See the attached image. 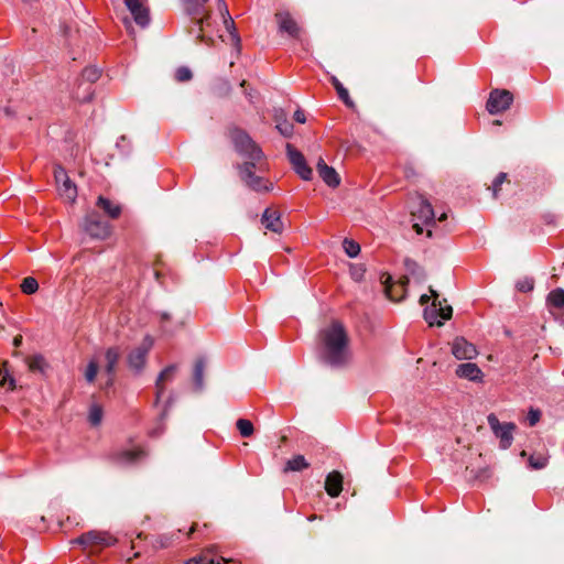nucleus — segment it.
Returning a JSON list of instances; mask_svg holds the SVG:
<instances>
[{
    "instance_id": "obj_41",
    "label": "nucleus",
    "mask_w": 564,
    "mask_h": 564,
    "mask_svg": "<svg viewBox=\"0 0 564 564\" xmlns=\"http://www.w3.org/2000/svg\"><path fill=\"white\" fill-rule=\"evenodd\" d=\"M192 76H193L192 70L185 66L178 67L175 72V78L180 83H184V82L192 79Z\"/></svg>"
},
{
    "instance_id": "obj_25",
    "label": "nucleus",
    "mask_w": 564,
    "mask_h": 564,
    "mask_svg": "<svg viewBox=\"0 0 564 564\" xmlns=\"http://www.w3.org/2000/svg\"><path fill=\"white\" fill-rule=\"evenodd\" d=\"M145 456L142 448L138 447L134 449H123L115 454V459L120 464H131Z\"/></svg>"
},
{
    "instance_id": "obj_50",
    "label": "nucleus",
    "mask_w": 564,
    "mask_h": 564,
    "mask_svg": "<svg viewBox=\"0 0 564 564\" xmlns=\"http://www.w3.org/2000/svg\"><path fill=\"white\" fill-rule=\"evenodd\" d=\"M21 343H22V336L21 335L15 336L14 339H13V345L15 347H18V346L21 345Z\"/></svg>"
},
{
    "instance_id": "obj_33",
    "label": "nucleus",
    "mask_w": 564,
    "mask_h": 564,
    "mask_svg": "<svg viewBox=\"0 0 564 564\" xmlns=\"http://www.w3.org/2000/svg\"><path fill=\"white\" fill-rule=\"evenodd\" d=\"M547 302L551 306L556 308H563L564 307V290L563 289H555L552 292H550L547 296Z\"/></svg>"
},
{
    "instance_id": "obj_29",
    "label": "nucleus",
    "mask_w": 564,
    "mask_h": 564,
    "mask_svg": "<svg viewBox=\"0 0 564 564\" xmlns=\"http://www.w3.org/2000/svg\"><path fill=\"white\" fill-rule=\"evenodd\" d=\"M310 467V464L303 455H295L285 464L284 471H301Z\"/></svg>"
},
{
    "instance_id": "obj_38",
    "label": "nucleus",
    "mask_w": 564,
    "mask_h": 564,
    "mask_svg": "<svg viewBox=\"0 0 564 564\" xmlns=\"http://www.w3.org/2000/svg\"><path fill=\"white\" fill-rule=\"evenodd\" d=\"M39 290V283L36 279L32 276L24 278L21 283V291L24 294H33Z\"/></svg>"
},
{
    "instance_id": "obj_8",
    "label": "nucleus",
    "mask_w": 564,
    "mask_h": 564,
    "mask_svg": "<svg viewBox=\"0 0 564 564\" xmlns=\"http://www.w3.org/2000/svg\"><path fill=\"white\" fill-rule=\"evenodd\" d=\"M513 101V95L507 89H494L489 94L486 108L489 113L497 115L508 110Z\"/></svg>"
},
{
    "instance_id": "obj_9",
    "label": "nucleus",
    "mask_w": 564,
    "mask_h": 564,
    "mask_svg": "<svg viewBox=\"0 0 564 564\" xmlns=\"http://www.w3.org/2000/svg\"><path fill=\"white\" fill-rule=\"evenodd\" d=\"M153 346V338L145 336L141 344L134 348L128 356L129 366L135 370H141L147 361V356Z\"/></svg>"
},
{
    "instance_id": "obj_40",
    "label": "nucleus",
    "mask_w": 564,
    "mask_h": 564,
    "mask_svg": "<svg viewBox=\"0 0 564 564\" xmlns=\"http://www.w3.org/2000/svg\"><path fill=\"white\" fill-rule=\"evenodd\" d=\"M516 288L518 291L522 293H527L533 290L534 288V280L529 276H524L520 280H518Z\"/></svg>"
},
{
    "instance_id": "obj_3",
    "label": "nucleus",
    "mask_w": 564,
    "mask_h": 564,
    "mask_svg": "<svg viewBox=\"0 0 564 564\" xmlns=\"http://www.w3.org/2000/svg\"><path fill=\"white\" fill-rule=\"evenodd\" d=\"M207 2L208 0H182L184 10L189 17L188 32L200 43L209 44L217 28Z\"/></svg>"
},
{
    "instance_id": "obj_18",
    "label": "nucleus",
    "mask_w": 564,
    "mask_h": 564,
    "mask_svg": "<svg viewBox=\"0 0 564 564\" xmlns=\"http://www.w3.org/2000/svg\"><path fill=\"white\" fill-rule=\"evenodd\" d=\"M391 276L388 275L384 280V291L387 296L394 302L401 301L406 293V284L409 283V279L404 276L402 280H400L397 283H390Z\"/></svg>"
},
{
    "instance_id": "obj_55",
    "label": "nucleus",
    "mask_w": 564,
    "mask_h": 564,
    "mask_svg": "<svg viewBox=\"0 0 564 564\" xmlns=\"http://www.w3.org/2000/svg\"><path fill=\"white\" fill-rule=\"evenodd\" d=\"M315 519H317V516H315V514H313V516L308 517V521H313V520H315Z\"/></svg>"
},
{
    "instance_id": "obj_24",
    "label": "nucleus",
    "mask_w": 564,
    "mask_h": 564,
    "mask_svg": "<svg viewBox=\"0 0 564 564\" xmlns=\"http://www.w3.org/2000/svg\"><path fill=\"white\" fill-rule=\"evenodd\" d=\"M175 373H176V366H169L160 373V376L156 380V383H155V388H156L155 402L156 403L161 400V398L165 391V383L172 381Z\"/></svg>"
},
{
    "instance_id": "obj_5",
    "label": "nucleus",
    "mask_w": 564,
    "mask_h": 564,
    "mask_svg": "<svg viewBox=\"0 0 564 564\" xmlns=\"http://www.w3.org/2000/svg\"><path fill=\"white\" fill-rule=\"evenodd\" d=\"M116 542L117 539L110 533L96 530L83 533L80 536L72 541V543H77L82 545L85 551H89L91 553L100 552L101 550L113 545Z\"/></svg>"
},
{
    "instance_id": "obj_19",
    "label": "nucleus",
    "mask_w": 564,
    "mask_h": 564,
    "mask_svg": "<svg viewBox=\"0 0 564 564\" xmlns=\"http://www.w3.org/2000/svg\"><path fill=\"white\" fill-rule=\"evenodd\" d=\"M86 231L95 238L105 239L110 235L109 226L99 220L97 216H88L85 223Z\"/></svg>"
},
{
    "instance_id": "obj_44",
    "label": "nucleus",
    "mask_w": 564,
    "mask_h": 564,
    "mask_svg": "<svg viewBox=\"0 0 564 564\" xmlns=\"http://www.w3.org/2000/svg\"><path fill=\"white\" fill-rule=\"evenodd\" d=\"M172 544V535H160L156 540H155V546L156 547H161V549H164V547H169L170 545Z\"/></svg>"
},
{
    "instance_id": "obj_28",
    "label": "nucleus",
    "mask_w": 564,
    "mask_h": 564,
    "mask_svg": "<svg viewBox=\"0 0 564 564\" xmlns=\"http://www.w3.org/2000/svg\"><path fill=\"white\" fill-rule=\"evenodd\" d=\"M28 367L32 372L44 373L48 368V364L42 355H33L26 359Z\"/></svg>"
},
{
    "instance_id": "obj_56",
    "label": "nucleus",
    "mask_w": 564,
    "mask_h": 564,
    "mask_svg": "<svg viewBox=\"0 0 564 564\" xmlns=\"http://www.w3.org/2000/svg\"><path fill=\"white\" fill-rule=\"evenodd\" d=\"M246 84H247V82H246V80H242V82H241V84H240V86H241V87H245V86H246Z\"/></svg>"
},
{
    "instance_id": "obj_51",
    "label": "nucleus",
    "mask_w": 564,
    "mask_h": 564,
    "mask_svg": "<svg viewBox=\"0 0 564 564\" xmlns=\"http://www.w3.org/2000/svg\"><path fill=\"white\" fill-rule=\"evenodd\" d=\"M198 531L197 524L193 523L189 528V531L187 533L188 536H191L194 532Z\"/></svg>"
},
{
    "instance_id": "obj_43",
    "label": "nucleus",
    "mask_w": 564,
    "mask_h": 564,
    "mask_svg": "<svg viewBox=\"0 0 564 564\" xmlns=\"http://www.w3.org/2000/svg\"><path fill=\"white\" fill-rule=\"evenodd\" d=\"M276 129L283 134L284 137H290L293 132V126L289 121H283L281 123L276 124Z\"/></svg>"
},
{
    "instance_id": "obj_32",
    "label": "nucleus",
    "mask_w": 564,
    "mask_h": 564,
    "mask_svg": "<svg viewBox=\"0 0 564 564\" xmlns=\"http://www.w3.org/2000/svg\"><path fill=\"white\" fill-rule=\"evenodd\" d=\"M104 416L102 406L98 403H93L89 408L88 421L93 426L101 423Z\"/></svg>"
},
{
    "instance_id": "obj_36",
    "label": "nucleus",
    "mask_w": 564,
    "mask_h": 564,
    "mask_svg": "<svg viewBox=\"0 0 564 564\" xmlns=\"http://www.w3.org/2000/svg\"><path fill=\"white\" fill-rule=\"evenodd\" d=\"M549 457L543 454H533L529 457V466L532 469H542L547 465Z\"/></svg>"
},
{
    "instance_id": "obj_34",
    "label": "nucleus",
    "mask_w": 564,
    "mask_h": 564,
    "mask_svg": "<svg viewBox=\"0 0 564 564\" xmlns=\"http://www.w3.org/2000/svg\"><path fill=\"white\" fill-rule=\"evenodd\" d=\"M343 248L346 254L350 258L357 257L360 252L359 243L352 239L345 238L343 241Z\"/></svg>"
},
{
    "instance_id": "obj_14",
    "label": "nucleus",
    "mask_w": 564,
    "mask_h": 564,
    "mask_svg": "<svg viewBox=\"0 0 564 564\" xmlns=\"http://www.w3.org/2000/svg\"><path fill=\"white\" fill-rule=\"evenodd\" d=\"M452 352L459 360H470L478 355L476 346L467 341L464 337H457L453 340Z\"/></svg>"
},
{
    "instance_id": "obj_7",
    "label": "nucleus",
    "mask_w": 564,
    "mask_h": 564,
    "mask_svg": "<svg viewBox=\"0 0 564 564\" xmlns=\"http://www.w3.org/2000/svg\"><path fill=\"white\" fill-rule=\"evenodd\" d=\"M487 421L494 434L499 438L500 447L503 449L509 448L513 441L512 433L516 429L514 423L502 424L494 413L487 416Z\"/></svg>"
},
{
    "instance_id": "obj_48",
    "label": "nucleus",
    "mask_w": 564,
    "mask_h": 564,
    "mask_svg": "<svg viewBox=\"0 0 564 564\" xmlns=\"http://www.w3.org/2000/svg\"><path fill=\"white\" fill-rule=\"evenodd\" d=\"M352 276L355 280H360L362 278V274H364V270L361 268L359 269H354L352 272H351Z\"/></svg>"
},
{
    "instance_id": "obj_53",
    "label": "nucleus",
    "mask_w": 564,
    "mask_h": 564,
    "mask_svg": "<svg viewBox=\"0 0 564 564\" xmlns=\"http://www.w3.org/2000/svg\"><path fill=\"white\" fill-rule=\"evenodd\" d=\"M413 228H414V230H415L417 234H422V231H423V228H422L419 224H414V225H413Z\"/></svg>"
},
{
    "instance_id": "obj_35",
    "label": "nucleus",
    "mask_w": 564,
    "mask_h": 564,
    "mask_svg": "<svg viewBox=\"0 0 564 564\" xmlns=\"http://www.w3.org/2000/svg\"><path fill=\"white\" fill-rule=\"evenodd\" d=\"M236 425L241 436L250 437L253 434L254 429L251 421L246 419H239Z\"/></svg>"
},
{
    "instance_id": "obj_17",
    "label": "nucleus",
    "mask_w": 564,
    "mask_h": 564,
    "mask_svg": "<svg viewBox=\"0 0 564 564\" xmlns=\"http://www.w3.org/2000/svg\"><path fill=\"white\" fill-rule=\"evenodd\" d=\"M275 18L278 20L280 31L288 33L292 37H300L301 28L289 12H276Z\"/></svg>"
},
{
    "instance_id": "obj_54",
    "label": "nucleus",
    "mask_w": 564,
    "mask_h": 564,
    "mask_svg": "<svg viewBox=\"0 0 564 564\" xmlns=\"http://www.w3.org/2000/svg\"><path fill=\"white\" fill-rule=\"evenodd\" d=\"M446 218H447L446 213H443V214L438 217V221H444Z\"/></svg>"
},
{
    "instance_id": "obj_49",
    "label": "nucleus",
    "mask_w": 564,
    "mask_h": 564,
    "mask_svg": "<svg viewBox=\"0 0 564 564\" xmlns=\"http://www.w3.org/2000/svg\"><path fill=\"white\" fill-rule=\"evenodd\" d=\"M414 175H415V171H414L413 167L410 166V167L405 169V176L406 177H411V176H414Z\"/></svg>"
},
{
    "instance_id": "obj_57",
    "label": "nucleus",
    "mask_w": 564,
    "mask_h": 564,
    "mask_svg": "<svg viewBox=\"0 0 564 564\" xmlns=\"http://www.w3.org/2000/svg\"><path fill=\"white\" fill-rule=\"evenodd\" d=\"M79 93H80L82 95L84 94V86H82V87L79 88Z\"/></svg>"
},
{
    "instance_id": "obj_45",
    "label": "nucleus",
    "mask_w": 564,
    "mask_h": 564,
    "mask_svg": "<svg viewBox=\"0 0 564 564\" xmlns=\"http://www.w3.org/2000/svg\"><path fill=\"white\" fill-rule=\"evenodd\" d=\"M160 318H161V327L164 332L172 333L175 330V328L169 327V325H167V323L170 322V318H171L169 313H161Z\"/></svg>"
},
{
    "instance_id": "obj_10",
    "label": "nucleus",
    "mask_w": 564,
    "mask_h": 564,
    "mask_svg": "<svg viewBox=\"0 0 564 564\" xmlns=\"http://www.w3.org/2000/svg\"><path fill=\"white\" fill-rule=\"evenodd\" d=\"M124 4L130 11L134 22L140 28H145L150 23V10L148 0H124Z\"/></svg>"
},
{
    "instance_id": "obj_27",
    "label": "nucleus",
    "mask_w": 564,
    "mask_h": 564,
    "mask_svg": "<svg viewBox=\"0 0 564 564\" xmlns=\"http://www.w3.org/2000/svg\"><path fill=\"white\" fill-rule=\"evenodd\" d=\"M0 387L8 391H12L15 388V380L10 372L8 361L0 364Z\"/></svg>"
},
{
    "instance_id": "obj_52",
    "label": "nucleus",
    "mask_w": 564,
    "mask_h": 564,
    "mask_svg": "<svg viewBox=\"0 0 564 564\" xmlns=\"http://www.w3.org/2000/svg\"><path fill=\"white\" fill-rule=\"evenodd\" d=\"M430 301V296L426 295V294H423L421 297H420V303L423 305L425 303H427Z\"/></svg>"
},
{
    "instance_id": "obj_39",
    "label": "nucleus",
    "mask_w": 564,
    "mask_h": 564,
    "mask_svg": "<svg viewBox=\"0 0 564 564\" xmlns=\"http://www.w3.org/2000/svg\"><path fill=\"white\" fill-rule=\"evenodd\" d=\"M227 560L220 557L218 560L207 558L205 555L193 557L184 562V564H224Z\"/></svg>"
},
{
    "instance_id": "obj_12",
    "label": "nucleus",
    "mask_w": 564,
    "mask_h": 564,
    "mask_svg": "<svg viewBox=\"0 0 564 564\" xmlns=\"http://www.w3.org/2000/svg\"><path fill=\"white\" fill-rule=\"evenodd\" d=\"M54 176L57 183H62L58 186L61 196L68 202H74L77 196V188L67 176L65 170L62 166H56L54 170Z\"/></svg>"
},
{
    "instance_id": "obj_26",
    "label": "nucleus",
    "mask_w": 564,
    "mask_h": 564,
    "mask_svg": "<svg viewBox=\"0 0 564 564\" xmlns=\"http://www.w3.org/2000/svg\"><path fill=\"white\" fill-rule=\"evenodd\" d=\"M97 206L104 210V213L109 216L111 219H117L120 217L122 208L119 204L104 197L99 196L97 199Z\"/></svg>"
},
{
    "instance_id": "obj_46",
    "label": "nucleus",
    "mask_w": 564,
    "mask_h": 564,
    "mask_svg": "<svg viewBox=\"0 0 564 564\" xmlns=\"http://www.w3.org/2000/svg\"><path fill=\"white\" fill-rule=\"evenodd\" d=\"M530 426H534L540 420V412L536 410H531L528 415Z\"/></svg>"
},
{
    "instance_id": "obj_1",
    "label": "nucleus",
    "mask_w": 564,
    "mask_h": 564,
    "mask_svg": "<svg viewBox=\"0 0 564 564\" xmlns=\"http://www.w3.org/2000/svg\"><path fill=\"white\" fill-rule=\"evenodd\" d=\"M229 137L236 151L249 160L240 167L242 181L248 187L256 192L272 191L273 184L269 180L256 175L253 172L254 169H259L260 171H264L267 169L265 156L260 147L245 130L239 128L230 129Z\"/></svg>"
},
{
    "instance_id": "obj_13",
    "label": "nucleus",
    "mask_w": 564,
    "mask_h": 564,
    "mask_svg": "<svg viewBox=\"0 0 564 564\" xmlns=\"http://www.w3.org/2000/svg\"><path fill=\"white\" fill-rule=\"evenodd\" d=\"M218 10L223 17L225 28L229 33L232 45L235 46L237 53L239 54L240 50H241V39H240L239 34L237 33L235 22H234L232 18L230 17L227 4L224 0H218Z\"/></svg>"
},
{
    "instance_id": "obj_6",
    "label": "nucleus",
    "mask_w": 564,
    "mask_h": 564,
    "mask_svg": "<svg viewBox=\"0 0 564 564\" xmlns=\"http://www.w3.org/2000/svg\"><path fill=\"white\" fill-rule=\"evenodd\" d=\"M430 292L432 294L433 302L431 307L425 308L424 318L430 326H441L443 321H447L452 317L453 308L449 305H442V301L440 300V295L436 291L430 289Z\"/></svg>"
},
{
    "instance_id": "obj_22",
    "label": "nucleus",
    "mask_w": 564,
    "mask_h": 564,
    "mask_svg": "<svg viewBox=\"0 0 564 564\" xmlns=\"http://www.w3.org/2000/svg\"><path fill=\"white\" fill-rule=\"evenodd\" d=\"M325 490L332 498L340 495L343 490V475L339 471L334 470L326 476Z\"/></svg>"
},
{
    "instance_id": "obj_31",
    "label": "nucleus",
    "mask_w": 564,
    "mask_h": 564,
    "mask_svg": "<svg viewBox=\"0 0 564 564\" xmlns=\"http://www.w3.org/2000/svg\"><path fill=\"white\" fill-rule=\"evenodd\" d=\"M204 370H205V361L204 359H197L194 365V383L197 389H202L204 384Z\"/></svg>"
},
{
    "instance_id": "obj_2",
    "label": "nucleus",
    "mask_w": 564,
    "mask_h": 564,
    "mask_svg": "<svg viewBox=\"0 0 564 564\" xmlns=\"http://www.w3.org/2000/svg\"><path fill=\"white\" fill-rule=\"evenodd\" d=\"M322 359L334 368H340L349 361L348 335L340 322L334 321L321 330Z\"/></svg>"
},
{
    "instance_id": "obj_42",
    "label": "nucleus",
    "mask_w": 564,
    "mask_h": 564,
    "mask_svg": "<svg viewBox=\"0 0 564 564\" xmlns=\"http://www.w3.org/2000/svg\"><path fill=\"white\" fill-rule=\"evenodd\" d=\"M506 180H507V174L501 172L497 175V177L492 182L491 191H492V196L495 198L498 197V192L500 189V186L506 182Z\"/></svg>"
},
{
    "instance_id": "obj_11",
    "label": "nucleus",
    "mask_w": 564,
    "mask_h": 564,
    "mask_svg": "<svg viewBox=\"0 0 564 564\" xmlns=\"http://www.w3.org/2000/svg\"><path fill=\"white\" fill-rule=\"evenodd\" d=\"M286 151L289 160L295 172L301 176L302 180L310 181L312 178L313 171L306 164L304 155L290 143L286 144Z\"/></svg>"
},
{
    "instance_id": "obj_4",
    "label": "nucleus",
    "mask_w": 564,
    "mask_h": 564,
    "mask_svg": "<svg viewBox=\"0 0 564 564\" xmlns=\"http://www.w3.org/2000/svg\"><path fill=\"white\" fill-rule=\"evenodd\" d=\"M100 77V70L97 67H86L83 69L76 87L73 89L72 97L78 102H89L94 96L93 84Z\"/></svg>"
},
{
    "instance_id": "obj_20",
    "label": "nucleus",
    "mask_w": 564,
    "mask_h": 564,
    "mask_svg": "<svg viewBox=\"0 0 564 564\" xmlns=\"http://www.w3.org/2000/svg\"><path fill=\"white\" fill-rule=\"evenodd\" d=\"M319 177L330 187H337L340 184V177L336 170L328 166L323 159H319L316 165Z\"/></svg>"
},
{
    "instance_id": "obj_16",
    "label": "nucleus",
    "mask_w": 564,
    "mask_h": 564,
    "mask_svg": "<svg viewBox=\"0 0 564 564\" xmlns=\"http://www.w3.org/2000/svg\"><path fill=\"white\" fill-rule=\"evenodd\" d=\"M121 352L118 347H110L105 352L106 366L105 370L108 375L106 387H111L116 377V367L120 359Z\"/></svg>"
},
{
    "instance_id": "obj_47",
    "label": "nucleus",
    "mask_w": 564,
    "mask_h": 564,
    "mask_svg": "<svg viewBox=\"0 0 564 564\" xmlns=\"http://www.w3.org/2000/svg\"><path fill=\"white\" fill-rule=\"evenodd\" d=\"M294 120L299 123H304L306 121L305 113L302 110H296L294 112Z\"/></svg>"
},
{
    "instance_id": "obj_21",
    "label": "nucleus",
    "mask_w": 564,
    "mask_h": 564,
    "mask_svg": "<svg viewBox=\"0 0 564 564\" xmlns=\"http://www.w3.org/2000/svg\"><path fill=\"white\" fill-rule=\"evenodd\" d=\"M261 223L270 231L275 234H281L283 231L281 214L278 210L267 208L262 215Z\"/></svg>"
},
{
    "instance_id": "obj_37",
    "label": "nucleus",
    "mask_w": 564,
    "mask_h": 564,
    "mask_svg": "<svg viewBox=\"0 0 564 564\" xmlns=\"http://www.w3.org/2000/svg\"><path fill=\"white\" fill-rule=\"evenodd\" d=\"M98 370H99L98 360L96 358H93L88 362V366H87L86 371H85V379L87 380V382L91 383V382L95 381V379L97 377V373H98Z\"/></svg>"
},
{
    "instance_id": "obj_30",
    "label": "nucleus",
    "mask_w": 564,
    "mask_h": 564,
    "mask_svg": "<svg viewBox=\"0 0 564 564\" xmlns=\"http://www.w3.org/2000/svg\"><path fill=\"white\" fill-rule=\"evenodd\" d=\"M330 82H332L334 88L336 89L339 99L346 106L352 107L354 102H352V100L349 97L348 90L343 86V84L336 77H334V76L332 77Z\"/></svg>"
},
{
    "instance_id": "obj_23",
    "label": "nucleus",
    "mask_w": 564,
    "mask_h": 564,
    "mask_svg": "<svg viewBox=\"0 0 564 564\" xmlns=\"http://www.w3.org/2000/svg\"><path fill=\"white\" fill-rule=\"evenodd\" d=\"M456 375L470 381H480L482 378V371L473 362L460 364L456 369Z\"/></svg>"
},
{
    "instance_id": "obj_15",
    "label": "nucleus",
    "mask_w": 564,
    "mask_h": 564,
    "mask_svg": "<svg viewBox=\"0 0 564 564\" xmlns=\"http://www.w3.org/2000/svg\"><path fill=\"white\" fill-rule=\"evenodd\" d=\"M416 198L419 207L412 210V215L426 225L434 224L435 214L431 203L421 194H419Z\"/></svg>"
}]
</instances>
